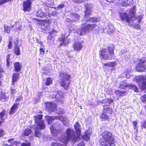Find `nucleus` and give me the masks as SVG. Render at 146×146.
Masks as SVG:
<instances>
[{"mask_svg": "<svg viewBox=\"0 0 146 146\" xmlns=\"http://www.w3.org/2000/svg\"><path fill=\"white\" fill-rule=\"evenodd\" d=\"M67 37L65 36H63L62 38H60V40L62 41L60 45L63 46V45H65L68 44L70 42V40L67 38Z\"/></svg>", "mask_w": 146, "mask_h": 146, "instance_id": "a211bd4d", "label": "nucleus"}, {"mask_svg": "<svg viewBox=\"0 0 146 146\" xmlns=\"http://www.w3.org/2000/svg\"><path fill=\"white\" fill-rule=\"evenodd\" d=\"M70 16L72 19V21H78L80 19V16L76 13H72Z\"/></svg>", "mask_w": 146, "mask_h": 146, "instance_id": "cd10ccee", "label": "nucleus"}, {"mask_svg": "<svg viewBox=\"0 0 146 146\" xmlns=\"http://www.w3.org/2000/svg\"><path fill=\"white\" fill-rule=\"evenodd\" d=\"M19 104H15L11 107L9 111V114L11 115L14 114L16 111L19 107Z\"/></svg>", "mask_w": 146, "mask_h": 146, "instance_id": "4be33fe9", "label": "nucleus"}, {"mask_svg": "<svg viewBox=\"0 0 146 146\" xmlns=\"http://www.w3.org/2000/svg\"><path fill=\"white\" fill-rule=\"evenodd\" d=\"M87 104L90 106H93V104L91 100H89L87 103Z\"/></svg>", "mask_w": 146, "mask_h": 146, "instance_id": "5fc2aeb1", "label": "nucleus"}, {"mask_svg": "<svg viewBox=\"0 0 146 146\" xmlns=\"http://www.w3.org/2000/svg\"><path fill=\"white\" fill-rule=\"evenodd\" d=\"M102 135V137L100 139V142L102 146H115L114 138L110 132L104 131Z\"/></svg>", "mask_w": 146, "mask_h": 146, "instance_id": "f03ea898", "label": "nucleus"}, {"mask_svg": "<svg viewBox=\"0 0 146 146\" xmlns=\"http://www.w3.org/2000/svg\"><path fill=\"white\" fill-rule=\"evenodd\" d=\"M50 22V21L49 19L44 20L42 23V28L45 30H49Z\"/></svg>", "mask_w": 146, "mask_h": 146, "instance_id": "2eb2a0df", "label": "nucleus"}, {"mask_svg": "<svg viewBox=\"0 0 146 146\" xmlns=\"http://www.w3.org/2000/svg\"><path fill=\"white\" fill-rule=\"evenodd\" d=\"M107 103H108L110 104H111L113 102V100L111 99L108 98L104 100Z\"/></svg>", "mask_w": 146, "mask_h": 146, "instance_id": "79ce46f5", "label": "nucleus"}, {"mask_svg": "<svg viewBox=\"0 0 146 146\" xmlns=\"http://www.w3.org/2000/svg\"><path fill=\"white\" fill-rule=\"evenodd\" d=\"M133 0H123L121 1V4L124 6H131L133 3Z\"/></svg>", "mask_w": 146, "mask_h": 146, "instance_id": "aec40b11", "label": "nucleus"}, {"mask_svg": "<svg viewBox=\"0 0 146 146\" xmlns=\"http://www.w3.org/2000/svg\"><path fill=\"white\" fill-rule=\"evenodd\" d=\"M92 134V132L89 129L88 130L85 131L84 134L82 136V138L85 141H88L90 139V135Z\"/></svg>", "mask_w": 146, "mask_h": 146, "instance_id": "f3484780", "label": "nucleus"}, {"mask_svg": "<svg viewBox=\"0 0 146 146\" xmlns=\"http://www.w3.org/2000/svg\"><path fill=\"white\" fill-rule=\"evenodd\" d=\"M46 5V6L49 7H50V6L52 5V4H50L49 3H47Z\"/></svg>", "mask_w": 146, "mask_h": 146, "instance_id": "0e129e2a", "label": "nucleus"}, {"mask_svg": "<svg viewBox=\"0 0 146 146\" xmlns=\"http://www.w3.org/2000/svg\"><path fill=\"white\" fill-rule=\"evenodd\" d=\"M77 146H85L84 142L82 141L81 143H79Z\"/></svg>", "mask_w": 146, "mask_h": 146, "instance_id": "864d4df0", "label": "nucleus"}, {"mask_svg": "<svg viewBox=\"0 0 146 146\" xmlns=\"http://www.w3.org/2000/svg\"><path fill=\"white\" fill-rule=\"evenodd\" d=\"M135 12V6L131 9L129 11V13L130 15H134Z\"/></svg>", "mask_w": 146, "mask_h": 146, "instance_id": "4c0bfd02", "label": "nucleus"}, {"mask_svg": "<svg viewBox=\"0 0 146 146\" xmlns=\"http://www.w3.org/2000/svg\"><path fill=\"white\" fill-rule=\"evenodd\" d=\"M128 87L129 88L133 90L135 92H138V88L135 86L133 84L128 85L125 82H121L120 84L119 87L121 89H125Z\"/></svg>", "mask_w": 146, "mask_h": 146, "instance_id": "9d476101", "label": "nucleus"}, {"mask_svg": "<svg viewBox=\"0 0 146 146\" xmlns=\"http://www.w3.org/2000/svg\"><path fill=\"white\" fill-rule=\"evenodd\" d=\"M64 7V4H62L58 5L57 7H54V8L56 10H59L60 9H61L63 8Z\"/></svg>", "mask_w": 146, "mask_h": 146, "instance_id": "37998d69", "label": "nucleus"}, {"mask_svg": "<svg viewBox=\"0 0 146 146\" xmlns=\"http://www.w3.org/2000/svg\"><path fill=\"white\" fill-rule=\"evenodd\" d=\"M107 1L109 2L110 3H111V2H113V0H106Z\"/></svg>", "mask_w": 146, "mask_h": 146, "instance_id": "69168bd1", "label": "nucleus"}, {"mask_svg": "<svg viewBox=\"0 0 146 146\" xmlns=\"http://www.w3.org/2000/svg\"><path fill=\"white\" fill-rule=\"evenodd\" d=\"M31 143L29 142L23 143L21 144V146H30Z\"/></svg>", "mask_w": 146, "mask_h": 146, "instance_id": "de8ad7c7", "label": "nucleus"}, {"mask_svg": "<svg viewBox=\"0 0 146 146\" xmlns=\"http://www.w3.org/2000/svg\"><path fill=\"white\" fill-rule=\"evenodd\" d=\"M19 42L18 40H17L15 42V46H17V47H20V45L19 44L18 45Z\"/></svg>", "mask_w": 146, "mask_h": 146, "instance_id": "13d9d810", "label": "nucleus"}, {"mask_svg": "<svg viewBox=\"0 0 146 146\" xmlns=\"http://www.w3.org/2000/svg\"><path fill=\"white\" fill-rule=\"evenodd\" d=\"M126 76L127 78H130V75H127V74H126Z\"/></svg>", "mask_w": 146, "mask_h": 146, "instance_id": "338daca9", "label": "nucleus"}, {"mask_svg": "<svg viewBox=\"0 0 146 146\" xmlns=\"http://www.w3.org/2000/svg\"><path fill=\"white\" fill-rule=\"evenodd\" d=\"M117 64L115 62H109L108 63H105L104 64L105 66H108L109 67H114Z\"/></svg>", "mask_w": 146, "mask_h": 146, "instance_id": "473e14b6", "label": "nucleus"}, {"mask_svg": "<svg viewBox=\"0 0 146 146\" xmlns=\"http://www.w3.org/2000/svg\"><path fill=\"white\" fill-rule=\"evenodd\" d=\"M22 99H23L22 97H20L18 98H17L16 99L15 101L16 102L19 101H20L21 100H22Z\"/></svg>", "mask_w": 146, "mask_h": 146, "instance_id": "052dcab7", "label": "nucleus"}, {"mask_svg": "<svg viewBox=\"0 0 146 146\" xmlns=\"http://www.w3.org/2000/svg\"><path fill=\"white\" fill-rule=\"evenodd\" d=\"M12 45V44L11 42L10 41H9L8 46V48L9 49H11V48Z\"/></svg>", "mask_w": 146, "mask_h": 146, "instance_id": "6e6d98bb", "label": "nucleus"}, {"mask_svg": "<svg viewBox=\"0 0 146 146\" xmlns=\"http://www.w3.org/2000/svg\"><path fill=\"white\" fill-rule=\"evenodd\" d=\"M5 113V111L4 110H3L0 113V117L2 119H3V117Z\"/></svg>", "mask_w": 146, "mask_h": 146, "instance_id": "c03bdc74", "label": "nucleus"}, {"mask_svg": "<svg viewBox=\"0 0 146 146\" xmlns=\"http://www.w3.org/2000/svg\"><path fill=\"white\" fill-rule=\"evenodd\" d=\"M105 29H107V31L109 34H110V32L112 33L114 30V29L112 25H108Z\"/></svg>", "mask_w": 146, "mask_h": 146, "instance_id": "c756f323", "label": "nucleus"}, {"mask_svg": "<svg viewBox=\"0 0 146 146\" xmlns=\"http://www.w3.org/2000/svg\"><path fill=\"white\" fill-rule=\"evenodd\" d=\"M14 139H9L8 141L9 142H11L13 141Z\"/></svg>", "mask_w": 146, "mask_h": 146, "instance_id": "e2e57ef3", "label": "nucleus"}, {"mask_svg": "<svg viewBox=\"0 0 146 146\" xmlns=\"http://www.w3.org/2000/svg\"><path fill=\"white\" fill-rule=\"evenodd\" d=\"M105 110H104V111H103L102 114L101 115V118L102 120L104 121L105 120H108L109 119V115L105 112V111H106Z\"/></svg>", "mask_w": 146, "mask_h": 146, "instance_id": "a878e982", "label": "nucleus"}, {"mask_svg": "<svg viewBox=\"0 0 146 146\" xmlns=\"http://www.w3.org/2000/svg\"><path fill=\"white\" fill-rule=\"evenodd\" d=\"M46 105V108L50 112L53 111L56 108V105L52 102L47 103Z\"/></svg>", "mask_w": 146, "mask_h": 146, "instance_id": "4468645a", "label": "nucleus"}, {"mask_svg": "<svg viewBox=\"0 0 146 146\" xmlns=\"http://www.w3.org/2000/svg\"><path fill=\"white\" fill-rule=\"evenodd\" d=\"M58 13L56 11H53L51 13V15L53 17H56Z\"/></svg>", "mask_w": 146, "mask_h": 146, "instance_id": "09e8293b", "label": "nucleus"}, {"mask_svg": "<svg viewBox=\"0 0 146 146\" xmlns=\"http://www.w3.org/2000/svg\"><path fill=\"white\" fill-rule=\"evenodd\" d=\"M51 38V36L50 35H48V39L49 40Z\"/></svg>", "mask_w": 146, "mask_h": 146, "instance_id": "774afa93", "label": "nucleus"}, {"mask_svg": "<svg viewBox=\"0 0 146 146\" xmlns=\"http://www.w3.org/2000/svg\"><path fill=\"white\" fill-rule=\"evenodd\" d=\"M39 50L40 52V53L41 54H44V50L42 48H40V49Z\"/></svg>", "mask_w": 146, "mask_h": 146, "instance_id": "603ef678", "label": "nucleus"}, {"mask_svg": "<svg viewBox=\"0 0 146 146\" xmlns=\"http://www.w3.org/2000/svg\"><path fill=\"white\" fill-rule=\"evenodd\" d=\"M32 132V131L30 129H26L24 130V132L22 133L23 136H28Z\"/></svg>", "mask_w": 146, "mask_h": 146, "instance_id": "72a5a7b5", "label": "nucleus"}, {"mask_svg": "<svg viewBox=\"0 0 146 146\" xmlns=\"http://www.w3.org/2000/svg\"><path fill=\"white\" fill-rule=\"evenodd\" d=\"M110 105H104L103 106V111H104V110H106V111L105 112L107 114H111L112 113V108L110 107Z\"/></svg>", "mask_w": 146, "mask_h": 146, "instance_id": "412c9836", "label": "nucleus"}, {"mask_svg": "<svg viewBox=\"0 0 146 146\" xmlns=\"http://www.w3.org/2000/svg\"><path fill=\"white\" fill-rule=\"evenodd\" d=\"M42 115H39L34 116L35 122L37 125V128L40 129H44L45 127L44 122L42 120Z\"/></svg>", "mask_w": 146, "mask_h": 146, "instance_id": "1a4fd4ad", "label": "nucleus"}, {"mask_svg": "<svg viewBox=\"0 0 146 146\" xmlns=\"http://www.w3.org/2000/svg\"><path fill=\"white\" fill-rule=\"evenodd\" d=\"M51 146H65L64 145L58 142H53L51 144Z\"/></svg>", "mask_w": 146, "mask_h": 146, "instance_id": "58836bf2", "label": "nucleus"}, {"mask_svg": "<svg viewBox=\"0 0 146 146\" xmlns=\"http://www.w3.org/2000/svg\"><path fill=\"white\" fill-rule=\"evenodd\" d=\"M10 55L9 54L7 55V60H6L7 63V65L8 66H9V60H10L9 59H10Z\"/></svg>", "mask_w": 146, "mask_h": 146, "instance_id": "49530a36", "label": "nucleus"}, {"mask_svg": "<svg viewBox=\"0 0 146 146\" xmlns=\"http://www.w3.org/2000/svg\"><path fill=\"white\" fill-rule=\"evenodd\" d=\"M114 45L111 44L108 48V52L106 49L102 50L101 52L102 58L107 60L112 59L114 57Z\"/></svg>", "mask_w": 146, "mask_h": 146, "instance_id": "20e7f679", "label": "nucleus"}, {"mask_svg": "<svg viewBox=\"0 0 146 146\" xmlns=\"http://www.w3.org/2000/svg\"><path fill=\"white\" fill-rule=\"evenodd\" d=\"M58 116H46L45 118H46V120L48 121V124H50L52 121L54 119H58Z\"/></svg>", "mask_w": 146, "mask_h": 146, "instance_id": "5701e85b", "label": "nucleus"}, {"mask_svg": "<svg viewBox=\"0 0 146 146\" xmlns=\"http://www.w3.org/2000/svg\"><path fill=\"white\" fill-rule=\"evenodd\" d=\"M120 17L122 21H125L128 23L129 25H132L133 21L131 19V16L128 15L127 13H119Z\"/></svg>", "mask_w": 146, "mask_h": 146, "instance_id": "6e6552de", "label": "nucleus"}, {"mask_svg": "<svg viewBox=\"0 0 146 146\" xmlns=\"http://www.w3.org/2000/svg\"><path fill=\"white\" fill-rule=\"evenodd\" d=\"M134 28L136 29H139L140 28V25L139 24H137L135 25Z\"/></svg>", "mask_w": 146, "mask_h": 146, "instance_id": "4d7b16f0", "label": "nucleus"}, {"mask_svg": "<svg viewBox=\"0 0 146 146\" xmlns=\"http://www.w3.org/2000/svg\"><path fill=\"white\" fill-rule=\"evenodd\" d=\"M50 97L52 98H54L56 99L58 101L62 102L63 101V93L61 90L58 91L57 93L55 94H53L52 93L50 94Z\"/></svg>", "mask_w": 146, "mask_h": 146, "instance_id": "9b49d317", "label": "nucleus"}, {"mask_svg": "<svg viewBox=\"0 0 146 146\" xmlns=\"http://www.w3.org/2000/svg\"><path fill=\"white\" fill-rule=\"evenodd\" d=\"M35 133V136L37 137H40L41 135V134L40 132V131L36 130V129Z\"/></svg>", "mask_w": 146, "mask_h": 146, "instance_id": "e433bc0d", "label": "nucleus"}, {"mask_svg": "<svg viewBox=\"0 0 146 146\" xmlns=\"http://www.w3.org/2000/svg\"><path fill=\"white\" fill-rule=\"evenodd\" d=\"M142 18H143V15H140L139 17H138V19H137V21H138V23H140Z\"/></svg>", "mask_w": 146, "mask_h": 146, "instance_id": "8fccbe9b", "label": "nucleus"}, {"mask_svg": "<svg viewBox=\"0 0 146 146\" xmlns=\"http://www.w3.org/2000/svg\"><path fill=\"white\" fill-rule=\"evenodd\" d=\"M35 15L37 17L43 18L46 17V13L42 11V10H40L38 11L36 13Z\"/></svg>", "mask_w": 146, "mask_h": 146, "instance_id": "b1692460", "label": "nucleus"}, {"mask_svg": "<svg viewBox=\"0 0 146 146\" xmlns=\"http://www.w3.org/2000/svg\"><path fill=\"white\" fill-rule=\"evenodd\" d=\"M52 80L50 78H47L46 79V84L47 85H49L52 82Z\"/></svg>", "mask_w": 146, "mask_h": 146, "instance_id": "ea45409f", "label": "nucleus"}, {"mask_svg": "<svg viewBox=\"0 0 146 146\" xmlns=\"http://www.w3.org/2000/svg\"><path fill=\"white\" fill-rule=\"evenodd\" d=\"M136 82L139 88L142 90H145L146 92V75L145 76H139ZM141 100L142 102H146V94L141 98Z\"/></svg>", "mask_w": 146, "mask_h": 146, "instance_id": "39448f33", "label": "nucleus"}, {"mask_svg": "<svg viewBox=\"0 0 146 146\" xmlns=\"http://www.w3.org/2000/svg\"><path fill=\"white\" fill-rule=\"evenodd\" d=\"M20 47L15 46L14 52L15 54L17 55H19L20 54V49L19 48Z\"/></svg>", "mask_w": 146, "mask_h": 146, "instance_id": "c9c22d12", "label": "nucleus"}, {"mask_svg": "<svg viewBox=\"0 0 146 146\" xmlns=\"http://www.w3.org/2000/svg\"><path fill=\"white\" fill-rule=\"evenodd\" d=\"M36 41L39 44L41 45L43 44V42L40 41L38 39H36Z\"/></svg>", "mask_w": 146, "mask_h": 146, "instance_id": "bf43d9fd", "label": "nucleus"}, {"mask_svg": "<svg viewBox=\"0 0 146 146\" xmlns=\"http://www.w3.org/2000/svg\"><path fill=\"white\" fill-rule=\"evenodd\" d=\"M84 0H74V2H76L78 3H80L83 2Z\"/></svg>", "mask_w": 146, "mask_h": 146, "instance_id": "3c124183", "label": "nucleus"}, {"mask_svg": "<svg viewBox=\"0 0 146 146\" xmlns=\"http://www.w3.org/2000/svg\"><path fill=\"white\" fill-rule=\"evenodd\" d=\"M19 74L18 73H14L12 76V83L14 85L15 83L17 82L18 80Z\"/></svg>", "mask_w": 146, "mask_h": 146, "instance_id": "393cba45", "label": "nucleus"}, {"mask_svg": "<svg viewBox=\"0 0 146 146\" xmlns=\"http://www.w3.org/2000/svg\"><path fill=\"white\" fill-rule=\"evenodd\" d=\"M139 62L137 64L136 69L139 72H144L146 69V65L144 63L146 62V58H143L139 59Z\"/></svg>", "mask_w": 146, "mask_h": 146, "instance_id": "0eeeda50", "label": "nucleus"}, {"mask_svg": "<svg viewBox=\"0 0 146 146\" xmlns=\"http://www.w3.org/2000/svg\"><path fill=\"white\" fill-rule=\"evenodd\" d=\"M91 11H92L90 8L86 7V9L85 15H84L85 18H87L90 17Z\"/></svg>", "mask_w": 146, "mask_h": 146, "instance_id": "2f4dec72", "label": "nucleus"}, {"mask_svg": "<svg viewBox=\"0 0 146 146\" xmlns=\"http://www.w3.org/2000/svg\"><path fill=\"white\" fill-rule=\"evenodd\" d=\"M116 94L119 96H122L125 95L126 92L125 90H116L115 91Z\"/></svg>", "mask_w": 146, "mask_h": 146, "instance_id": "7c9ffc66", "label": "nucleus"}, {"mask_svg": "<svg viewBox=\"0 0 146 146\" xmlns=\"http://www.w3.org/2000/svg\"><path fill=\"white\" fill-rule=\"evenodd\" d=\"M13 0H0V6L7 2L11 1Z\"/></svg>", "mask_w": 146, "mask_h": 146, "instance_id": "a19ab883", "label": "nucleus"}, {"mask_svg": "<svg viewBox=\"0 0 146 146\" xmlns=\"http://www.w3.org/2000/svg\"><path fill=\"white\" fill-rule=\"evenodd\" d=\"M8 97L5 94H1L0 95V100L3 102H5L8 100Z\"/></svg>", "mask_w": 146, "mask_h": 146, "instance_id": "f704fd0d", "label": "nucleus"}, {"mask_svg": "<svg viewBox=\"0 0 146 146\" xmlns=\"http://www.w3.org/2000/svg\"><path fill=\"white\" fill-rule=\"evenodd\" d=\"M15 70V72H18L21 70L22 66L20 63L18 62H16L14 64Z\"/></svg>", "mask_w": 146, "mask_h": 146, "instance_id": "bb28decb", "label": "nucleus"}, {"mask_svg": "<svg viewBox=\"0 0 146 146\" xmlns=\"http://www.w3.org/2000/svg\"><path fill=\"white\" fill-rule=\"evenodd\" d=\"M74 49L76 51H80L83 47L82 44L79 42H74L73 45Z\"/></svg>", "mask_w": 146, "mask_h": 146, "instance_id": "dca6fc26", "label": "nucleus"}, {"mask_svg": "<svg viewBox=\"0 0 146 146\" xmlns=\"http://www.w3.org/2000/svg\"><path fill=\"white\" fill-rule=\"evenodd\" d=\"M33 0H27L23 2V10L25 11H29L31 9V2Z\"/></svg>", "mask_w": 146, "mask_h": 146, "instance_id": "f8f14e48", "label": "nucleus"}, {"mask_svg": "<svg viewBox=\"0 0 146 146\" xmlns=\"http://www.w3.org/2000/svg\"><path fill=\"white\" fill-rule=\"evenodd\" d=\"M80 126L78 122H76L74 125V127L76 130V135L75 134L74 130L71 128L67 129L66 131V135L65 136L62 135V137H60L61 133L63 128L61 127L59 125L56 124L52 125L50 129L51 133L54 136H56L58 137L56 141H59L62 143L64 145H66L68 141L75 143L76 141L80 140V136L81 134Z\"/></svg>", "mask_w": 146, "mask_h": 146, "instance_id": "f257e3e1", "label": "nucleus"}, {"mask_svg": "<svg viewBox=\"0 0 146 146\" xmlns=\"http://www.w3.org/2000/svg\"><path fill=\"white\" fill-rule=\"evenodd\" d=\"M96 24L90 25L87 24L84 27H82L80 30H78L77 31L78 34L80 35L83 36L86 33H88L90 31H92L93 29L96 27Z\"/></svg>", "mask_w": 146, "mask_h": 146, "instance_id": "423d86ee", "label": "nucleus"}, {"mask_svg": "<svg viewBox=\"0 0 146 146\" xmlns=\"http://www.w3.org/2000/svg\"><path fill=\"white\" fill-rule=\"evenodd\" d=\"M59 76L60 80V84L61 86L65 90H69L71 82L70 75L64 72L60 73Z\"/></svg>", "mask_w": 146, "mask_h": 146, "instance_id": "7ed1b4c3", "label": "nucleus"}, {"mask_svg": "<svg viewBox=\"0 0 146 146\" xmlns=\"http://www.w3.org/2000/svg\"><path fill=\"white\" fill-rule=\"evenodd\" d=\"M133 126L134 127V129H135L137 130V121H134L133 123Z\"/></svg>", "mask_w": 146, "mask_h": 146, "instance_id": "a18cd8bd", "label": "nucleus"}, {"mask_svg": "<svg viewBox=\"0 0 146 146\" xmlns=\"http://www.w3.org/2000/svg\"><path fill=\"white\" fill-rule=\"evenodd\" d=\"M86 22L95 23L100 20V19L96 17H92L85 19Z\"/></svg>", "mask_w": 146, "mask_h": 146, "instance_id": "c85d7f7f", "label": "nucleus"}, {"mask_svg": "<svg viewBox=\"0 0 146 146\" xmlns=\"http://www.w3.org/2000/svg\"><path fill=\"white\" fill-rule=\"evenodd\" d=\"M17 25H19L18 26V27H16V29H18L19 31L21 30V26L20 25L19 23L17 22H15V24L14 25L11 26L10 27H9V26H7L6 25H4V31L7 33H9L10 32V29L13 28L14 26H15V25L16 26Z\"/></svg>", "mask_w": 146, "mask_h": 146, "instance_id": "ddd939ff", "label": "nucleus"}, {"mask_svg": "<svg viewBox=\"0 0 146 146\" xmlns=\"http://www.w3.org/2000/svg\"><path fill=\"white\" fill-rule=\"evenodd\" d=\"M58 119L60 120L65 126H68L69 124V121L66 117L58 115Z\"/></svg>", "mask_w": 146, "mask_h": 146, "instance_id": "6ab92c4d", "label": "nucleus"}, {"mask_svg": "<svg viewBox=\"0 0 146 146\" xmlns=\"http://www.w3.org/2000/svg\"><path fill=\"white\" fill-rule=\"evenodd\" d=\"M4 131L2 129H0V137L3 135Z\"/></svg>", "mask_w": 146, "mask_h": 146, "instance_id": "680f3d73", "label": "nucleus"}]
</instances>
